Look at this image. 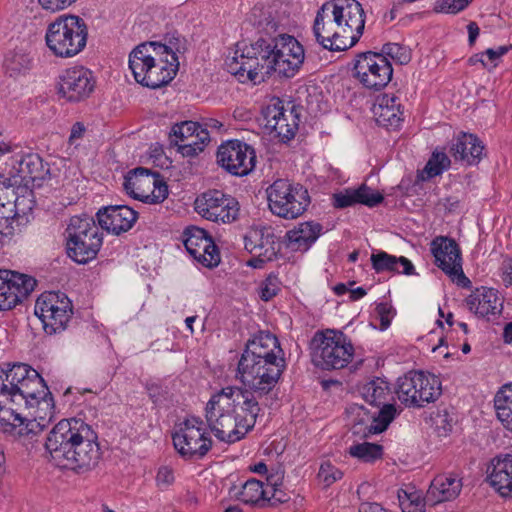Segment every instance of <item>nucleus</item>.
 Here are the masks:
<instances>
[{
  "instance_id": "nucleus-1",
  "label": "nucleus",
  "mask_w": 512,
  "mask_h": 512,
  "mask_svg": "<svg viewBox=\"0 0 512 512\" xmlns=\"http://www.w3.org/2000/svg\"><path fill=\"white\" fill-rule=\"evenodd\" d=\"M23 408H37L41 419L52 417L54 401L44 379L27 364L0 368V430L26 444L37 441L44 425L36 419L26 421Z\"/></svg>"
},
{
  "instance_id": "nucleus-2",
  "label": "nucleus",
  "mask_w": 512,
  "mask_h": 512,
  "mask_svg": "<svg viewBox=\"0 0 512 512\" xmlns=\"http://www.w3.org/2000/svg\"><path fill=\"white\" fill-rule=\"evenodd\" d=\"M44 447L54 464L77 474L94 470L102 457L96 431L82 419H63L47 434Z\"/></svg>"
},
{
  "instance_id": "nucleus-3",
  "label": "nucleus",
  "mask_w": 512,
  "mask_h": 512,
  "mask_svg": "<svg viewBox=\"0 0 512 512\" xmlns=\"http://www.w3.org/2000/svg\"><path fill=\"white\" fill-rule=\"evenodd\" d=\"M260 411V405L244 397L239 387H225L206 404L205 419L217 439L234 443L255 426Z\"/></svg>"
},
{
  "instance_id": "nucleus-4",
  "label": "nucleus",
  "mask_w": 512,
  "mask_h": 512,
  "mask_svg": "<svg viewBox=\"0 0 512 512\" xmlns=\"http://www.w3.org/2000/svg\"><path fill=\"white\" fill-rule=\"evenodd\" d=\"M129 68L142 86L157 89L171 82L179 68L176 52L159 42L137 45L129 55Z\"/></svg>"
},
{
  "instance_id": "nucleus-5",
  "label": "nucleus",
  "mask_w": 512,
  "mask_h": 512,
  "mask_svg": "<svg viewBox=\"0 0 512 512\" xmlns=\"http://www.w3.org/2000/svg\"><path fill=\"white\" fill-rule=\"evenodd\" d=\"M273 58L272 40L260 38L241 50L237 49L234 56L227 58L226 67L239 81L249 80L256 84L275 73Z\"/></svg>"
},
{
  "instance_id": "nucleus-6",
  "label": "nucleus",
  "mask_w": 512,
  "mask_h": 512,
  "mask_svg": "<svg viewBox=\"0 0 512 512\" xmlns=\"http://www.w3.org/2000/svg\"><path fill=\"white\" fill-rule=\"evenodd\" d=\"M88 27L76 15H61L50 23L45 41L52 54L59 58H71L79 54L87 44Z\"/></svg>"
},
{
  "instance_id": "nucleus-7",
  "label": "nucleus",
  "mask_w": 512,
  "mask_h": 512,
  "mask_svg": "<svg viewBox=\"0 0 512 512\" xmlns=\"http://www.w3.org/2000/svg\"><path fill=\"white\" fill-rule=\"evenodd\" d=\"M103 238L94 218L87 214L70 218L66 229L68 256L78 264H86L96 258Z\"/></svg>"
},
{
  "instance_id": "nucleus-8",
  "label": "nucleus",
  "mask_w": 512,
  "mask_h": 512,
  "mask_svg": "<svg viewBox=\"0 0 512 512\" xmlns=\"http://www.w3.org/2000/svg\"><path fill=\"white\" fill-rule=\"evenodd\" d=\"M285 364L266 361V363L245 360L238 362L237 378L243 387L241 394L260 405V400L270 394L278 383Z\"/></svg>"
},
{
  "instance_id": "nucleus-9",
  "label": "nucleus",
  "mask_w": 512,
  "mask_h": 512,
  "mask_svg": "<svg viewBox=\"0 0 512 512\" xmlns=\"http://www.w3.org/2000/svg\"><path fill=\"white\" fill-rule=\"evenodd\" d=\"M395 392L406 407L422 408L441 396L442 386L435 375L409 371L397 379Z\"/></svg>"
},
{
  "instance_id": "nucleus-10",
  "label": "nucleus",
  "mask_w": 512,
  "mask_h": 512,
  "mask_svg": "<svg viewBox=\"0 0 512 512\" xmlns=\"http://www.w3.org/2000/svg\"><path fill=\"white\" fill-rule=\"evenodd\" d=\"M313 362L323 370H336L346 367L354 356L350 339L341 331L326 330L316 333Z\"/></svg>"
},
{
  "instance_id": "nucleus-11",
  "label": "nucleus",
  "mask_w": 512,
  "mask_h": 512,
  "mask_svg": "<svg viewBox=\"0 0 512 512\" xmlns=\"http://www.w3.org/2000/svg\"><path fill=\"white\" fill-rule=\"evenodd\" d=\"M266 192L270 211L284 219L300 217L310 204L308 190L285 179L274 181Z\"/></svg>"
},
{
  "instance_id": "nucleus-12",
  "label": "nucleus",
  "mask_w": 512,
  "mask_h": 512,
  "mask_svg": "<svg viewBox=\"0 0 512 512\" xmlns=\"http://www.w3.org/2000/svg\"><path fill=\"white\" fill-rule=\"evenodd\" d=\"M359 391L365 402L379 408V410L371 416L372 422L367 427V433H382L387 429L398 413L396 405L388 402L391 398L389 383L382 378H375L363 384Z\"/></svg>"
},
{
  "instance_id": "nucleus-13",
  "label": "nucleus",
  "mask_w": 512,
  "mask_h": 512,
  "mask_svg": "<svg viewBox=\"0 0 512 512\" xmlns=\"http://www.w3.org/2000/svg\"><path fill=\"white\" fill-rule=\"evenodd\" d=\"M72 313L71 301L60 292H45L35 304V315L41 320L44 331L50 335L64 330Z\"/></svg>"
},
{
  "instance_id": "nucleus-14",
  "label": "nucleus",
  "mask_w": 512,
  "mask_h": 512,
  "mask_svg": "<svg viewBox=\"0 0 512 512\" xmlns=\"http://www.w3.org/2000/svg\"><path fill=\"white\" fill-rule=\"evenodd\" d=\"M393 68L385 56L371 51L357 55L353 76L367 89L381 90L392 78Z\"/></svg>"
},
{
  "instance_id": "nucleus-15",
  "label": "nucleus",
  "mask_w": 512,
  "mask_h": 512,
  "mask_svg": "<svg viewBox=\"0 0 512 512\" xmlns=\"http://www.w3.org/2000/svg\"><path fill=\"white\" fill-rule=\"evenodd\" d=\"M199 417H189L173 434V445L185 459L202 458L212 447V440L202 428Z\"/></svg>"
},
{
  "instance_id": "nucleus-16",
  "label": "nucleus",
  "mask_w": 512,
  "mask_h": 512,
  "mask_svg": "<svg viewBox=\"0 0 512 512\" xmlns=\"http://www.w3.org/2000/svg\"><path fill=\"white\" fill-rule=\"evenodd\" d=\"M313 33L317 42L330 51H344L352 47L330 1L325 2L317 11Z\"/></svg>"
},
{
  "instance_id": "nucleus-17",
  "label": "nucleus",
  "mask_w": 512,
  "mask_h": 512,
  "mask_svg": "<svg viewBox=\"0 0 512 512\" xmlns=\"http://www.w3.org/2000/svg\"><path fill=\"white\" fill-rule=\"evenodd\" d=\"M158 173L138 167L128 172L124 178V189L134 198L145 202L161 203L168 196V186L158 179Z\"/></svg>"
},
{
  "instance_id": "nucleus-18",
  "label": "nucleus",
  "mask_w": 512,
  "mask_h": 512,
  "mask_svg": "<svg viewBox=\"0 0 512 512\" xmlns=\"http://www.w3.org/2000/svg\"><path fill=\"white\" fill-rule=\"evenodd\" d=\"M275 74L280 77H294L305 59L303 46L296 38L286 33H279L272 39Z\"/></svg>"
},
{
  "instance_id": "nucleus-19",
  "label": "nucleus",
  "mask_w": 512,
  "mask_h": 512,
  "mask_svg": "<svg viewBox=\"0 0 512 512\" xmlns=\"http://www.w3.org/2000/svg\"><path fill=\"white\" fill-rule=\"evenodd\" d=\"M431 252L436 265L445 272L453 282L463 288H469L471 281L465 276L461 263V252L455 240L439 236L431 242Z\"/></svg>"
},
{
  "instance_id": "nucleus-20",
  "label": "nucleus",
  "mask_w": 512,
  "mask_h": 512,
  "mask_svg": "<svg viewBox=\"0 0 512 512\" xmlns=\"http://www.w3.org/2000/svg\"><path fill=\"white\" fill-rule=\"evenodd\" d=\"M217 163L234 176H246L255 167V150L240 140L227 141L218 148Z\"/></svg>"
},
{
  "instance_id": "nucleus-21",
  "label": "nucleus",
  "mask_w": 512,
  "mask_h": 512,
  "mask_svg": "<svg viewBox=\"0 0 512 512\" xmlns=\"http://www.w3.org/2000/svg\"><path fill=\"white\" fill-rule=\"evenodd\" d=\"M197 212L214 222L230 223L239 214L238 201L220 190H209L195 201Z\"/></svg>"
},
{
  "instance_id": "nucleus-22",
  "label": "nucleus",
  "mask_w": 512,
  "mask_h": 512,
  "mask_svg": "<svg viewBox=\"0 0 512 512\" xmlns=\"http://www.w3.org/2000/svg\"><path fill=\"white\" fill-rule=\"evenodd\" d=\"M95 80L92 72L83 66L65 69L58 77V94L69 102H79L93 92Z\"/></svg>"
},
{
  "instance_id": "nucleus-23",
  "label": "nucleus",
  "mask_w": 512,
  "mask_h": 512,
  "mask_svg": "<svg viewBox=\"0 0 512 512\" xmlns=\"http://www.w3.org/2000/svg\"><path fill=\"white\" fill-rule=\"evenodd\" d=\"M36 280L26 274L0 270V310L13 309L34 290Z\"/></svg>"
},
{
  "instance_id": "nucleus-24",
  "label": "nucleus",
  "mask_w": 512,
  "mask_h": 512,
  "mask_svg": "<svg viewBox=\"0 0 512 512\" xmlns=\"http://www.w3.org/2000/svg\"><path fill=\"white\" fill-rule=\"evenodd\" d=\"M169 140L183 157H193L203 151L210 137L206 129H200L199 123L183 121L172 127Z\"/></svg>"
},
{
  "instance_id": "nucleus-25",
  "label": "nucleus",
  "mask_w": 512,
  "mask_h": 512,
  "mask_svg": "<svg viewBox=\"0 0 512 512\" xmlns=\"http://www.w3.org/2000/svg\"><path fill=\"white\" fill-rule=\"evenodd\" d=\"M182 238L187 252L199 263L209 268L219 264L218 249L204 229L188 227L184 230Z\"/></svg>"
},
{
  "instance_id": "nucleus-26",
  "label": "nucleus",
  "mask_w": 512,
  "mask_h": 512,
  "mask_svg": "<svg viewBox=\"0 0 512 512\" xmlns=\"http://www.w3.org/2000/svg\"><path fill=\"white\" fill-rule=\"evenodd\" d=\"M341 27L347 33L351 46H354L365 27V13L362 5L356 0H330Z\"/></svg>"
},
{
  "instance_id": "nucleus-27",
  "label": "nucleus",
  "mask_w": 512,
  "mask_h": 512,
  "mask_svg": "<svg viewBox=\"0 0 512 512\" xmlns=\"http://www.w3.org/2000/svg\"><path fill=\"white\" fill-rule=\"evenodd\" d=\"M282 349L278 339L268 333L260 332L252 339L248 340L245 350L239 361L252 360V362L266 363V361L285 364V360L280 356Z\"/></svg>"
},
{
  "instance_id": "nucleus-28",
  "label": "nucleus",
  "mask_w": 512,
  "mask_h": 512,
  "mask_svg": "<svg viewBox=\"0 0 512 512\" xmlns=\"http://www.w3.org/2000/svg\"><path fill=\"white\" fill-rule=\"evenodd\" d=\"M264 117L266 128L271 129L281 141L286 142L294 138L299 117L292 109L286 110L281 101L268 105Z\"/></svg>"
},
{
  "instance_id": "nucleus-29",
  "label": "nucleus",
  "mask_w": 512,
  "mask_h": 512,
  "mask_svg": "<svg viewBox=\"0 0 512 512\" xmlns=\"http://www.w3.org/2000/svg\"><path fill=\"white\" fill-rule=\"evenodd\" d=\"M96 215L100 227L115 235L131 229L137 219V213L126 205L104 207Z\"/></svg>"
},
{
  "instance_id": "nucleus-30",
  "label": "nucleus",
  "mask_w": 512,
  "mask_h": 512,
  "mask_svg": "<svg viewBox=\"0 0 512 512\" xmlns=\"http://www.w3.org/2000/svg\"><path fill=\"white\" fill-rule=\"evenodd\" d=\"M487 481L501 497L512 498V455H499L491 460Z\"/></svg>"
},
{
  "instance_id": "nucleus-31",
  "label": "nucleus",
  "mask_w": 512,
  "mask_h": 512,
  "mask_svg": "<svg viewBox=\"0 0 512 512\" xmlns=\"http://www.w3.org/2000/svg\"><path fill=\"white\" fill-rule=\"evenodd\" d=\"M384 196L368 187L366 184L358 188H348L333 195V205L336 208H346L355 204H363L368 207H375L382 203Z\"/></svg>"
},
{
  "instance_id": "nucleus-32",
  "label": "nucleus",
  "mask_w": 512,
  "mask_h": 512,
  "mask_svg": "<svg viewBox=\"0 0 512 512\" xmlns=\"http://www.w3.org/2000/svg\"><path fill=\"white\" fill-rule=\"evenodd\" d=\"M462 479L457 475H440L433 479L424 498L430 505L455 499L462 490Z\"/></svg>"
},
{
  "instance_id": "nucleus-33",
  "label": "nucleus",
  "mask_w": 512,
  "mask_h": 512,
  "mask_svg": "<svg viewBox=\"0 0 512 512\" xmlns=\"http://www.w3.org/2000/svg\"><path fill=\"white\" fill-rule=\"evenodd\" d=\"M44 174V165L38 154L28 153L15 158L10 171L14 183L28 184L30 181L41 179Z\"/></svg>"
},
{
  "instance_id": "nucleus-34",
  "label": "nucleus",
  "mask_w": 512,
  "mask_h": 512,
  "mask_svg": "<svg viewBox=\"0 0 512 512\" xmlns=\"http://www.w3.org/2000/svg\"><path fill=\"white\" fill-rule=\"evenodd\" d=\"M373 114L379 126L397 128L403 121L400 99L394 95L384 94L377 99Z\"/></svg>"
},
{
  "instance_id": "nucleus-35",
  "label": "nucleus",
  "mask_w": 512,
  "mask_h": 512,
  "mask_svg": "<svg viewBox=\"0 0 512 512\" xmlns=\"http://www.w3.org/2000/svg\"><path fill=\"white\" fill-rule=\"evenodd\" d=\"M282 477L280 475H270L267 477V484L264 487L263 482L256 479L247 480L239 493V499L246 504H258L260 501H266L276 496L277 486Z\"/></svg>"
},
{
  "instance_id": "nucleus-36",
  "label": "nucleus",
  "mask_w": 512,
  "mask_h": 512,
  "mask_svg": "<svg viewBox=\"0 0 512 512\" xmlns=\"http://www.w3.org/2000/svg\"><path fill=\"white\" fill-rule=\"evenodd\" d=\"M465 302L469 310L480 317L499 314L502 309L497 291L492 288L476 289Z\"/></svg>"
},
{
  "instance_id": "nucleus-37",
  "label": "nucleus",
  "mask_w": 512,
  "mask_h": 512,
  "mask_svg": "<svg viewBox=\"0 0 512 512\" xmlns=\"http://www.w3.org/2000/svg\"><path fill=\"white\" fill-rule=\"evenodd\" d=\"M277 14V10L272 6L255 5L249 21L260 34L267 35L272 40L279 33H284Z\"/></svg>"
},
{
  "instance_id": "nucleus-38",
  "label": "nucleus",
  "mask_w": 512,
  "mask_h": 512,
  "mask_svg": "<svg viewBox=\"0 0 512 512\" xmlns=\"http://www.w3.org/2000/svg\"><path fill=\"white\" fill-rule=\"evenodd\" d=\"M322 231L319 223L305 222L287 232L288 247L293 251H306L317 240Z\"/></svg>"
},
{
  "instance_id": "nucleus-39",
  "label": "nucleus",
  "mask_w": 512,
  "mask_h": 512,
  "mask_svg": "<svg viewBox=\"0 0 512 512\" xmlns=\"http://www.w3.org/2000/svg\"><path fill=\"white\" fill-rule=\"evenodd\" d=\"M483 149L484 146L476 136L464 133L456 139L451 152L455 159L472 165L479 162Z\"/></svg>"
},
{
  "instance_id": "nucleus-40",
  "label": "nucleus",
  "mask_w": 512,
  "mask_h": 512,
  "mask_svg": "<svg viewBox=\"0 0 512 512\" xmlns=\"http://www.w3.org/2000/svg\"><path fill=\"white\" fill-rule=\"evenodd\" d=\"M497 418L512 432V382L505 384L494 397Z\"/></svg>"
},
{
  "instance_id": "nucleus-41",
  "label": "nucleus",
  "mask_w": 512,
  "mask_h": 512,
  "mask_svg": "<svg viewBox=\"0 0 512 512\" xmlns=\"http://www.w3.org/2000/svg\"><path fill=\"white\" fill-rule=\"evenodd\" d=\"M383 448L381 445L363 442L353 445L349 448V454L352 457L358 458L364 462H372L381 458Z\"/></svg>"
},
{
  "instance_id": "nucleus-42",
  "label": "nucleus",
  "mask_w": 512,
  "mask_h": 512,
  "mask_svg": "<svg viewBox=\"0 0 512 512\" xmlns=\"http://www.w3.org/2000/svg\"><path fill=\"white\" fill-rule=\"evenodd\" d=\"M32 60L28 54L22 52L9 53L4 61L6 70L11 76L21 74L30 69Z\"/></svg>"
},
{
  "instance_id": "nucleus-43",
  "label": "nucleus",
  "mask_w": 512,
  "mask_h": 512,
  "mask_svg": "<svg viewBox=\"0 0 512 512\" xmlns=\"http://www.w3.org/2000/svg\"><path fill=\"white\" fill-rule=\"evenodd\" d=\"M371 262L373 269L377 272H400L396 268V256L390 255L387 252L380 251L371 255Z\"/></svg>"
},
{
  "instance_id": "nucleus-44",
  "label": "nucleus",
  "mask_w": 512,
  "mask_h": 512,
  "mask_svg": "<svg viewBox=\"0 0 512 512\" xmlns=\"http://www.w3.org/2000/svg\"><path fill=\"white\" fill-rule=\"evenodd\" d=\"M266 244L268 247L265 248V251L255 253L258 258L249 262L252 267L261 268L263 263L272 261L276 257L280 249V244L275 241L274 235H268L266 237Z\"/></svg>"
},
{
  "instance_id": "nucleus-45",
  "label": "nucleus",
  "mask_w": 512,
  "mask_h": 512,
  "mask_svg": "<svg viewBox=\"0 0 512 512\" xmlns=\"http://www.w3.org/2000/svg\"><path fill=\"white\" fill-rule=\"evenodd\" d=\"M450 166V159L445 153H433L425 166V171L429 177L440 175L445 169Z\"/></svg>"
},
{
  "instance_id": "nucleus-46",
  "label": "nucleus",
  "mask_w": 512,
  "mask_h": 512,
  "mask_svg": "<svg viewBox=\"0 0 512 512\" xmlns=\"http://www.w3.org/2000/svg\"><path fill=\"white\" fill-rule=\"evenodd\" d=\"M280 291V281L277 276L269 275L259 286V297L263 301H269Z\"/></svg>"
},
{
  "instance_id": "nucleus-47",
  "label": "nucleus",
  "mask_w": 512,
  "mask_h": 512,
  "mask_svg": "<svg viewBox=\"0 0 512 512\" xmlns=\"http://www.w3.org/2000/svg\"><path fill=\"white\" fill-rule=\"evenodd\" d=\"M343 476L342 471H340L338 468L333 466L329 462H325L321 464L319 472H318V478L326 485L330 486L337 480H340Z\"/></svg>"
},
{
  "instance_id": "nucleus-48",
  "label": "nucleus",
  "mask_w": 512,
  "mask_h": 512,
  "mask_svg": "<svg viewBox=\"0 0 512 512\" xmlns=\"http://www.w3.org/2000/svg\"><path fill=\"white\" fill-rule=\"evenodd\" d=\"M382 52L397 60L399 63H407L410 59L406 49L397 43H387L383 46Z\"/></svg>"
},
{
  "instance_id": "nucleus-49",
  "label": "nucleus",
  "mask_w": 512,
  "mask_h": 512,
  "mask_svg": "<svg viewBox=\"0 0 512 512\" xmlns=\"http://www.w3.org/2000/svg\"><path fill=\"white\" fill-rule=\"evenodd\" d=\"M471 2L472 0H440L437 5V11L455 14L465 9Z\"/></svg>"
},
{
  "instance_id": "nucleus-50",
  "label": "nucleus",
  "mask_w": 512,
  "mask_h": 512,
  "mask_svg": "<svg viewBox=\"0 0 512 512\" xmlns=\"http://www.w3.org/2000/svg\"><path fill=\"white\" fill-rule=\"evenodd\" d=\"M377 315L380 319V328L385 330L390 326L391 320L395 314L394 309L388 303H380L376 307Z\"/></svg>"
},
{
  "instance_id": "nucleus-51",
  "label": "nucleus",
  "mask_w": 512,
  "mask_h": 512,
  "mask_svg": "<svg viewBox=\"0 0 512 512\" xmlns=\"http://www.w3.org/2000/svg\"><path fill=\"white\" fill-rule=\"evenodd\" d=\"M175 477L172 468L161 466L156 475L157 486L164 490L174 483Z\"/></svg>"
},
{
  "instance_id": "nucleus-52",
  "label": "nucleus",
  "mask_w": 512,
  "mask_h": 512,
  "mask_svg": "<svg viewBox=\"0 0 512 512\" xmlns=\"http://www.w3.org/2000/svg\"><path fill=\"white\" fill-rule=\"evenodd\" d=\"M39 4L46 10L52 12L63 10L69 7L76 0H38Z\"/></svg>"
},
{
  "instance_id": "nucleus-53",
  "label": "nucleus",
  "mask_w": 512,
  "mask_h": 512,
  "mask_svg": "<svg viewBox=\"0 0 512 512\" xmlns=\"http://www.w3.org/2000/svg\"><path fill=\"white\" fill-rule=\"evenodd\" d=\"M14 217L13 216H5L4 214L0 215V235L9 237L14 234Z\"/></svg>"
},
{
  "instance_id": "nucleus-54",
  "label": "nucleus",
  "mask_w": 512,
  "mask_h": 512,
  "mask_svg": "<svg viewBox=\"0 0 512 512\" xmlns=\"http://www.w3.org/2000/svg\"><path fill=\"white\" fill-rule=\"evenodd\" d=\"M399 266L402 267V270H400L399 273H403L405 275L415 274L414 265L408 258L404 256L396 257V268H398Z\"/></svg>"
},
{
  "instance_id": "nucleus-55",
  "label": "nucleus",
  "mask_w": 512,
  "mask_h": 512,
  "mask_svg": "<svg viewBox=\"0 0 512 512\" xmlns=\"http://www.w3.org/2000/svg\"><path fill=\"white\" fill-rule=\"evenodd\" d=\"M359 512H388L381 504L376 502H362L359 505Z\"/></svg>"
},
{
  "instance_id": "nucleus-56",
  "label": "nucleus",
  "mask_w": 512,
  "mask_h": 512,
  "mask_svg": "<svg viewBox=\"0 0 512 512\" xmlns=\"http://www.w3.org/2000/svg\"><path fill=\"white\" fill-rule=\"evenodd\" d=\"M502 280L506 286L512 285V260L504 261L503 263Z\"/></svg>"
},
{
  "instance_id": "nucleus-57",
  "label": "nucleus",
  "mask_w": 512,
  "mask_h": 512,
  "mask_svg": "<svg viewBox=\"0 0 512 512\" xmlns=\"http://www.w3.org/2000/svg\"><path fill=\"white\" fill-rule=\"evenodd\" d=\"M85 132V127L82 123L76 122L70 132L69 141L72 143L77 139H80Z\"/></svg>"
},
{
  "instance_id": "nucleus-58",
  "label": "nucleus",
  "mask_w": 512,
  "mask_h": 512,
  "mask_svg": "<svg viewBox=\"0 0 512 512\" xmlns=\"http://www.w3.org/2000/svg\"><path fill=\"white\" fill-rule=\"evenodd\" d=\"M467 30H468V41H469V44L472 46L476 42V39L480 32V29L476 22H470L467 25Z\"/></svg>"
},
{
  "instance_id": "nucleus-59",
  "label": "nucleus",
  "mask_w": 512,
  "mask_h": 512,
  "mask_svg": "<svg viewBox=\"0 0 512 512\" xmlns=\"http://www.w3.org/2000/svg\"><path fill=\"white\" fill-rule=\"evenodd\" d=\"M442 206L448 212H453L459 207V200L455 197H448L441 201Z\"/></svg>"
},
{
  "instance_id": "nucleus-60",
  "label": "nucleus",
  "mask_w": 512,
  "mask_h": 512,
  "mask_svg": "<svg viewBox=\"0 0 512 512\" xmlns=\"http://www.w3.org/2000/svg\"><path fill=\"white\" fill-rule=\"evenodd\" d=\"M258 236V232H253L249 236L245 237V248L251 253H257V244L253 239H256Z\"/></svg>"
},
{
  "instance_id": "nucleus-61",
  "label": "nucleus",
  "mask_w": 512,
  "mask_h": 512,
  "mask_svg": "<svg viewBox=\"0 0 512 512\" xmlns=\"http://www.w3.org/2000/svg\"><path fill=\"white\" fill-rule=\"evenodd\" d=\"M223 127V124L216 120V119H208L203 124H200V129H206V131L209 133L208 129L212 130H220Z\"/></svg>"
},
{
  "instance_id": "nucleus-62",
  "label": "nucleus",
  "mask_w": 512,
  "mask_h": 512,
  "mask_svg": "<svg viewBox=\"0 0 512 512\" xmlns=\"http://www.w3.org/2000/svg\"><path fill=\"white\" fill-rule=\"evenodd\" d=\"M365 295H366V290L364 288H362V287H358L356 289L350 290L349 297H350V300L356 301V300L361 299Z\"/></svg>"
},
{
  "instance_id": "nucleus-63",
  "label": "nucleus",
  "mask_w": 512,
  "mask_h": 512,
  "mask_svg": "<svg viewBox=\"0 0 512 512\" xmlns=\"http://www.w3.org/2000/svg\"><path fill=\"white\" fill-rule=\"evenodd\" d=\"M483 57H484L483 53H477V54H474L473 56H471L469 58L468 62H469L470 65H475L477 63H481L484 68H487L488 65L485 62Z\"/></svg>"
},
{
  "instance_id": "nucleus-64",
  "label": "nucleus",
  "mask_w": 512,
  "mask_h": 512,
  "mask_svg": "<svg viewBox=\"0 0 512 512\" xmlns=\"http://www.w3.org/2000/svg\"><path fill=\"white\" fill-rule=\"evenodd\" d=\"M503 339L507 344L512 343V322L506 324L503 331Z\"/></svg>"
}]
</instances>
